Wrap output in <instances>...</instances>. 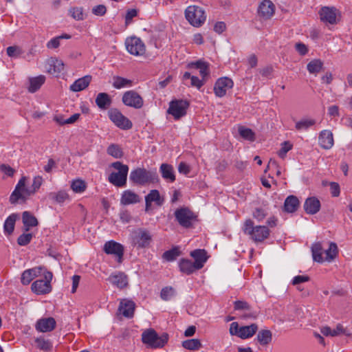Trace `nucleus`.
<instances>
[{
  "label": "nucleus",
  "mask_w": 352,
  "mask_h": 352,
  "mask_svg": "<svg viewBox=\"0 0 352 352\" xmlns=\"http://www.w3.org/2000/svg\"><path fill=\"white\" fill-rule=\"evenodd\" d=\"M32 233H23L17 239V243L21 246H25L29 244L32 239Z\"/></svg>",
  "instance_id": "51"
},
{
  "label": "nucleus",
  "mask_w": 352,
  "mask_h": 352,
  "mask_svg": "<svg viewBox=\"0 0 352 352\" xmlns=\"http://www.w3.org/2000/svg\"><path fill=\"white\" fill-rule=\"evenodd\" d=\"M135 305L133 301L124 299L120 301L118 311L126 317L132 318L134 314Z\"/></svg>",
  "instance_id": "22"
},
{
  "label": "nucleus",
  "mask_w": 352,
  "mask_h": 352,
  "mask_svg": "<svg viewBox=\"0 0 352 352\" xmlns=\"http://www.w3.org/2000/svg\"><path fill=\"white\" fill-rule=\"evenodd\" d=\"M22 221L24 226V230L28 232L31 227H35L38 222L35 216L28 211H25L22 214Z\"/></svg>",
  "instance_id": "30"
},
{
  "label": "nucleus",
  "mask_w": 352,
  "mask_h": 352,
  "mask_svg": "<svg viewBox=\"0 0 352 352\" xmlns=\"http://www.w3.org/2000/svg\"><path fill=\"white\" fill-rule=\"evenodd\" d=\"M104 252L107 254H113L118 258L120 262L124 254V246L114 241H109L104 243L103 248Z\"/></svg>",
  "instance_id": "15"
},
{
  "label": "nucleus",
  "mask_w": 352,
  "mask_h": 352,
  "mask_svg": "<svg viewBox=\"0 0 352 352\" xmlns=\"http://www.w3.org/2000/svg\"><path fill=\"white\" fill-rule=\"evenodd\" d=\"M234 82L231 78L221 77L217 79L214 86V93L216 96L221 98L224 96L227 91L233 87Z\"/></svg>",
  "instance_id": "13"
},
{
  "label": "nucleus",
  "mask_w": 352,
  "mask_h": 352,
  "mask_svg": "<svg viewBox=\"0 0 352 352\" xmlns=\"http://www.w3.org/2000/svg\"><path fill=\"white\" fill-rule=\"evenodd\" d=\"M46 270L45 267L38 266L25 270L21 278L23 285H28L36 277L43 274V272Z\"/></svg>",
  "instance_id": "16"
},
{
  "label": "nucleus",
  "mask_w": 352,
  "mask_h": 352,
  "mask_svg": "<svg viewBox=\"0 0 352 352\" xmlns=\"http://www.w3.org/2000/svg\"><path fill=\"white\" fill-rule=\"evenodd\" d=\"M0 170L9 177L13 176L15 173V170L10 166L4 164L0 166Z\"/></svg>",
  "instance_id": "62"
},
{
  "label": "nucleus",
  "mask_w": 352,
  "mask_h": 352,
  "mask_svg": "<svg viewBox=\"0 0 352 352\" xmlns=\"http://www.w3.org/2000/svg\"><path fill=\"white\" fill-rule=\"evenodd\" d=\"M43 183V178L41 176H36L33 179V183L30 188L25 189V194L28 196L33 195L37 190L39 189Z\"/></svg>",
  "instance_id": "45"
},
{
  "label": "nucleus",
  "mask_w": 352,
  "mask_h": 352,
  "mask_svg": "<svg viewBox=\"0 0 352 352\" xmlns=\"http://www.w3.org/2000/svg\"><path fill=\"white\" fill-rule=\"evenodd\" d=\"M190 256L194 258L195 261L193 263L199 270L204 267V263L206 262L208 258L206 250L201 249L192 251L190 252Z\"/></svg>",
  "instance_id": "27"
},
{
  "label": "nucleus",
  "mask_w": 352,
  "mask_h": 352,
  "mask_svg": "<svg viewBox=\"0 0 352 352\" xmlns=\"http://www.w3.org/2000/svg\"><path fill=\"white\" fill-rule=\"evenodd\" d=\"M230 333L232 336H237L239 337L241 327H239L238 322H233L230 326Z\"/></svg>",
  "instance_id": "63"
},
{
  "label": "nucleus",
  "mask_w": 352,
  "mask_h": 352,
  "mask_svg": "<svg viewBox=\"0 0 352 352\" xmlns=\"http://www.w3.org/2000/svg\"><path fill=\"white\" fill-rule=\"evenodd\" d=\"M256 338L261 345H267L272 341V332L270 330H261L258 333Z\"/></svg>",
  "instance_id": "39"
},
{
  "label": "nucleus",
  "mask_w": 352,
  "mask_h": 352,
  "mask_svg": "<svg viewBox=\"0 0 352 352\" xmlns=\"http://www.w3.org/2000/svg\"><path fill=\"white\" fill-rule=\"evenodd\" d=\"M326 254L325 260L331 261L336 257L338 253V249L336 243L331 242L329 248L324 252Z\"/></svg>",
  "instance_id": "44"
},
{
  "label": "nucleus",
  "mask_w": 352,
  "mask_h": 352,
  "mask_svg": "<svg viewBox=\"0 0 352 352\" xmlns=\"http://www.w3.org/2000/svg\"><path fill=\"white\" fill-rule=\"evenodd\" d=\"M138 14V11L135 10V9H131V10H129L126 12V14L125 16V23L126 25H129L133 18L135 17Z\"/></svg>",
  "instance_id": "64"
},
{
  "label": "nucleus",
  "mask_w": 352,
  "mask_h": 352,
  "mask_svg": "<svg viewBox=\"0 0 352 352\" xmlns=\"http://www.w3.org/2000/svg\"><path fill=\"white\" fill-rule=\"evenodd\" d=\"M268 170H276V174L277 176H280L281 175L280 168L276 162V160L274 159H270L268 164L267 166L266 169L265 170V173H266Z\"/></svg>",
  "instance_id": "55"
},
{
  "label": "nucleus",
  "mask_w": 352,
  "mask_h": 352,
  "mask_svg": "<svg viewBox=\"0 0 352 352\" xmlns=\"http://www.w3.org/2000/svg\"><path fill=\"white\" fill-rule=\"evenodd\" d=\"M311 252L314 261L318 263L324 261V258L322 257L323 248L320 243L318 242L313 244L311 247Z\"/></svg>",
  "instance_id": "37"
},
{
  "label": "nucleus",
  "mask_w": 352,
  "mask_h": 352,
  "mask_svg": "<svg viewBox=\"0 0 352 352\" xmlns=\"http://www.w3.org/2000/svg\"><path fill=\"white\" fill-rule=\"evenodd\" d=\"M178 264L179 270L187 275L191 274L195 271L199 270L195 264L192 261L187 258L180 259Z\"/></svg>",
  "instance_id": "29"
},
{
  "label": "nucleus",
  "mask_w": 352,
  "mask_h": 352,
  "mask_svg": "<svg viewBox=\"0 0 352 352\" xmlns=\"http://www.w3.org/2000/svg\"><path fill=\"white\" fill-rule=\"evenodd\" d=\"M258 330V325L253 323L250 325L241 327L239 338L247 339L252 337Z\"/></svg>",
  "instance_id": "33"
},
{
  "label": "nucleus",
  "mask_w": 352,
  "mask_h": 352,
  "mask_svg": "<svg viewBox=\"0 0 352 352\" xmlns=\"http://www.w3.org/2000/svg\"><path fill=\"white\" fill-rule=\"evenodd\" d=\"M160 171L164 179L168 182H174L175 181V175L173 166L168 164H162L160 167Z\"/></svg>",
  "instance_id": "26"
},
{
  "label": "nucleus",
  "mask_w": 352,
  "mask_h": 352,
  "mask_svg": "<svg viewBox=\"0 0 352 352\" xmlns=\"http://www.w3.org/2000/svg\"><path fill=\"white\" fill-rule=\"evenodd\" d=\"M107 12V8L104 5H98L92 8V13L96 16H104Z\"/></svg>",
  "instance_id": "60"
},
{
  "label": "nucleus",
  "mask_w": 352,
  "mask_h": 352,
  "mask_svg": "<svg viewBox=\"0 0 352 352\" xmlns=\"http://www.w3.org/2000/svg\"><path fill=\"white\" fill-rule=\"evenodd\" d=\"M239 133L240 135L245 140L249 141H254L255 140V134L250 129L245 128L244 126H240L239 128Z\"/></svg>",
  "instance_id": "47"
},
{
  "label": "nucleus",
  "mask_w": 352,
  "mask_h": 352,
  "mask_svg": "<svg viewBox=\"0 0 352 352\" xmlns=\"http://www.w3.org/2000/svg\"><path fill=\"white\" fill-rule=\"evenodd\" d=\"M122 101L126 106L135 109H140L144 104L142 96L134 90L127 91L124 93Z\"/></svg>",
  "instance_id": "12"
},
{
  "label": "nucleus",
  "mask_w": 352,
  "mask_h": 352,
  "mask_svg": "<svg viewBox=\"0 0 352 352\" xmlns=\"http://www.w3.org/2000/svg\"><path fill=\"white\" fill-rule=\"evenodd\" d=\"M189 102L185 100H175L170 102L168 113L178 120L186 114Z\"/></svg>",
  "instance_id": "9"
},
{
  "label": "nucleus",
  "mask_w": 352,
  "mask_h": 352,
  "mask_svg": "<svg viewBox=\"0 0 352 352\" xmlns=\"http://www.w3.org/2000/svg\"><path fill=\"white\" fill-rule=\"evenodd\" d=\"M42 276L44 279L36 280L31 286L32 291L38 295L49 294L52 289L51 285V281L53 278L52 273L46 269Z\"/></svg>",
  "instance_id": "7"
},
{
  "label": "nucleus",
  "mask_w": 352,
  "mask_h": 352,
  "mask_svg": "<svg viewBox=\"0 0 352 352\" xmlns=\"http://www.w3.org/2000/svg\"><path fill=\"white\" fill-rule=\"evenodd\" d=\"M91 79L92 76L90 75H86L77 79L72 85H71L70 90L74 92H78L85 89L90 84Z\"/></svg>",
  "instance_id": "25"
},
{
  "label": "nucleus",
  "mask_w": 352,
  "mask_h": 352,
  "mask_svg": "<svg viewBox=\"0 0 352 352\" xmlns=\"http://www.w3.org/2000/svg\"><path fill=\"white\" fill-rule=\"evenodd\" d=\"M306 213L309 214H315L320 209V201L316 197H308L303 206Z\"/></svg>",
  "instance_id": "20"
},
{
  "label": "nucleus",
  "mask_w": 352,
  "mask_h": 352,
  "mask_svg": "<svg viewBox=\"0 0 352 352\" xmlns=\"http://www.w3.org/2000/svg\"><path fill=\"white\" fill-rule=\"evenodd\" d=\"M318 143L324 149H330L334 144L333 133L329 130L322 131L318 137Z\"/></svg>",
  "instance_id": "19"
},
{
  "label": "nucleus",
  "mask_w": 352,
  "mask_h": 352,
  "mask_svg": "<svg viewBox=\"0 0 352 352\" xmlns=\"http://www.w3.org/2000/svg\"><path fill=\"white\" fill-rule=\"evenodd\" d=\"M168 340V335L166 333L159 336L153 329L145 330L142 334V341L151 348H162Z\"/></svg>",
  "instance_id": "3"
},
{
  "label": "nucleus",
  "mask_w": 352,
  "mask_h": 352,
  "mask_svg": "<svg viewBox=\"0 0 352 352\" xmlns=\"http://www.w3.org/2000/svg\"><path fill=\"white\" fill-rule=\"evenodd\" d=\"M50 197L55 199L58 203H63L68 198V195L66 192L61 190L56 193H51Z\"/></svg>",
  "instance_id": "54"
},
{
  "label": "nucleus",
  "mask_w": 352,
  "mask_h": 352,
  "mask_svg": "<svg viewBox=\"0 0 352 352\" xmlns=\"http://www.w3.org/2000/svg\"><path fill=\"white\" fill-rule=\"evenodd\" d=\"M330 192L332 197H337L340 194V187L338 183L331 182L329 183Z\"/></svg>",
  "instance_id": "59"
},
{
  "label": "nucleus",
  "mask_w": 352,
  "mask_h": 352,
  "mask_svg": "<svg viewBox=\"0 0 352 352\" xmlns=\"http://www.w3.org/2000/svg\"><path fill=\"white\" fill-rule=\"evenodd\" d=\"M109 117L115 125L121 129L128 130L133 126L131 121L116 109L109 111Z\"/></svg>",
  "instance_id": "11"
},
{
  "label": "nucleus",
  "mask_w": 352,
  "mask_h": 352,
  "mask_svg": "<svg viewBox=\"0 0 352 352\" xmlns=\"http://www.w3.org/2000/svg\"><path fill=\"white\" fill-rule=\"evenodd\" d=\"M337 12L338 10L334 7L324 6L319 11L320 19L324 23L336 24Z\"/></svg>",
  "instance_id": "14"
},
{
  "label": "nucleus",
  "mask_w": 352,
  "mask_h": 352,
  "mask_svg": "<svg viewBox=\"0 0 352 352\" xmlns=\"http://www.w3.org/2000/svg\"><path fill=\"white\" fill-rule=\"evenodd\" d=\"M6 52L8 56L16 58L23 53V51L20 47L14 45L7 47Z\"/></svg>",
  "instance_id": "52"
},
{
  "label": "nucleus",
  "mask_w": 352,
  "mask_h": 352,
  "mask_svg": "<svg viewBox=\"0 0 352 352\" xmlns=\"http://www.w3.org/2000/svg\"><path fill=\"white\" fill-rule=\"evenodd\" d=\"M185 18L195 28H199L206 20L205 10L198 6H189L184 12Z\"/></svg>",
  "instance_id": "5"
},
{
  "label": "nucleus",
  "mask_w": 352,
  "mask_h": 352,
  "mask_svg": "<svg viewBox=\"0 0 352 352\" xmlns=\"http://www.w3.org/2000/svg\"><path fill=\"white\" fill-rule=\"evenodd\" d=\"M107 153L115 158H121L123 156L121 147L116 144H110L107 149Z\"/></svg>",
  "instance_id": "43"
},
{
  "label": "nucleus",
  "mask_w": 352,
  "mask_h": 352,
  "mask_svg": "<svg viewBox=\"0 0 352 352\" xmlns=\"http://www.w3.org/2000/svg\"><path fill=\"white\" fill-rule=\"evenodd\" d=\"M182 346L188 350L197 351L201 348L202 344L199 339H190L182 342Z\"/></svg>",
  "instance_id": "40"
},
{
  "label": "nucleus",
  "mask_w": 352,
  "mask_h": 352,
  "mask_svg": "<svg viewBox=\"0 0 352 352\" xmlns=\"http://www.w3.org/2000/svg\"><path fill=\"white\" fill-rule=\"evenodd\" d=\"M145 201L150 202H155V204L160 206L163 204L164 199L161 197L160 194L157 190H151L149 193L145 197Z\"/></svg>",
  "instance_id": "38"
},
{
  "label": "nucleus",
  "mask_w": 352,
  "mask_h": 352,
  "mask_svg": "<svg viewBox=\"0 0 352 352\" xmlns=\"http://www.w3.org/2000/svg\"><path fill=\"white\" fill-rule=\"evenodd\" d=\"M69 13L70 16L77 21L83 20L84 19V14H83V10L82 8L79 7H74L71 8L69 10Z\"/></svg>",
  "instance_id": "49"
},
{
  "label": "nucleus",
  "mask_w": 352,
  "mask_h": 352,
  "mask_svg": "<svg viewBox=\"0 0 352 352\" xmlns=\"http://www.w3.org/2000/svg\"><path fill=\"white\" fill-rule=\"evenodd\" d=\"M181 252L178 247H174L172 249L164 252L162 258L167 261H173L180 255Z\"/></svg>",
  "instance_id": "42"
},
{
  "label": "nucleus",
  "mask_w": 352,
  "mask_h": 352,
  "mask_svg": "<svg viewBox=\"0 0 352 352\" xmlns=\"http://www.w3.org/2000/svg\"><path fill=\"white\" fill-rule=\"evenodd\" d=\"M112 85L114 88L120 89L125 87H132L133 81L119 76H115L113 77Z\"/></svg>",
  "instance_id": "36"
},
{
  "label": "nucleus",
  "mask_w": 352,
  "mask_h": 352,
  "mask_svg": "<svg viewBox=\"0 0 352 352\" xmlns=\"http://www.w3.org/2000/svg\"><path fill=\"white\" fill-rule=\"evenodd\" d=\"M26 194L22 192V191L17 189H14L10 197V201L11 204H16L19 199H25Z\"/></svg>",
  "instance_id": "56"
},
{
  "label": "nucleus",
  "mask_w": 352,
  "mask_h": 352,
  "mask_svg": "<svg viewBox=\"0 0 352 352\" xmlns=\"http://www.w3.org/2000/svg\"><path fill=\"white\" fill-rule=\"evenodd\" d=\"M140 196L131 190H124L121 196L120 204L124 206L135 204L140 202Z\"/></svg>",
  "instance_id": "24"
},
{
  "label": "nucleus",
  "mask_w": 352,
  "mask_h": 352,
  "mask_svg": "<svg viewBox=\"0 0 352 352\" xmlns=\"http://www.w3.org/2000/svg\"><path fill=\"white\" fill-rule=\"evenodd\" d=\"M234 309L237 311L244 310L249 311L248 313L242 315V318H256L257 316V313L251 310V306L246 301L236 300L234 302Z\"/></svg>",
  "instance_id": "23"
},
{
  "label": "nucleus",
  "mask_w": 352,
  "mask_h": 352,
  "mask_svg": "<svg viewBox=\"0 0 352 352\" xmlns=\"http://www.w3.org/2000/svg\"><path fill=\"white\" fill-rule=\"evenodd\" d=\"M322 66L323 63L320 59H314L307 64V69L311 74H317L322 70Z\"/></svg>",
  "instance_id": "41"
},
{
  "label": "nucleus",
  "mask_w": 352,
  "mask_h": 352,
  "mask_svg": "<svg viewBox=\"0 0 352 352\" xmlns=\"http://www.w3.org/2000/svg\"><path fill=\"white\" fill-rule=\"evenodd\" d=\"M56 320L54 318H45L39 319L36 323L35 328L39 332H50L56 327Z\"/></svg>",
  "instance_id": "18"
},
{
  "label": "nucleus",
  "mask_w": 352,
  "mask_h": 352,
  "mask_svg": "<svg viewBox=\"0 0 352 352\" xmlns=\"http://www.w3.org/2000/svg\"><path fill=\"white\" fill-rule=\"evenodd\" d=\"M175 217L178 223L186 228L192 227V221L197 216L188 208H178L175 211Z\"/></svg>",
  "instance_id": "8"
},
{
  "label": "nucleus",
  "mask_w": 352,
  "mask_h": 352,
  "mask_svg": "<svg viewBox=\"0 0 352 352\" xmlns=\"http://www.w3.org/2000/svg\"><path fill=\"white\" fill-rule=\"evenodd\" d=\"M109 280L120 289L124 288L128 285V278L123 272H119L116 274H111L109 277Z\"/></svg>",
  "instance_id": "28"
},
{
  "label": "nucleus",
  "mask_w": 352,
  "mask_h": 352,
  "mask_svg": "<svg viewBox=\"0 0 352 352\" xmlns=\"http://www.w3.org/2000/svg\"><path fill=\"white\" fill-rule=\"evenodd\" d=\"M188 67L195 68L199 70V74L201 76V78L206 82L210 77L209 65L207 63L204 61L197 60L196 62L190 63V64H188Z\"/></svg>",
  "instance_id": "21"
},
{
  "label": "nucleus",
  "mask_w": 352,
  "mask_h": 352,
  "mask_svg": "<svg viewBox=\"0 0 352 352\" xmlns=\"http://www.w3.org/2000/svg\"><path fill=\"white\" fill-rule=\"evenodd\" d=\"M190 81L191 86L197 87L198 89H199L206 83V81L202 78L199 79L195 76H192Z\"/></svg>",
  "instance_id": "61"
},
{
  "label": "nucleus",
  "mask_w": 352,
  "mask_h": 352,
  "mask_svg": "<svg viewBox=\"0 0 352 352\" xmlns=\"http://www.w3.org/2000/svg\"><path fill=\"white\" fill-rule=\"evenodd\" d=\"M71 188L75 192L79 193L85 190L86 184L84 181L81 179H76L72 183Z\"/></svg>",
  "instance_id": "50"
},
{
  "label": "nucleus",
  "mask_w": 352,
  "mask_h": 352,
  "mask_svg": "<svg viewBox=\"0 0 352 352\" xmlns=\"http://www.w3.org/2000/svg\"><path fill=\"white\" fill-rule=\"evenodd\" d=\"M267 213L265 210L261 208H256L252 213L253 217L259 222L262 221L267 217Z\"/></svg>",
  "instance_id": "57"
},
{
  "label": "nucleus",
  "mask_w": 352,
  "mask_h": 352,
  "mask_svg": "<svg viewBox=\"0 0 352 352\" xmlns=\"http://www.w3.org/2000/svg\"><path fill=\"white\" fill-rule=\"evenodd\" d=\"M131 237L132 245L138 249L148 248L153 241L151 232L142 228L133 230Z\"/></svg>",
  "instance_id": "6"
},
{
  "label": "nucleus",
  "mask_w": 352,
  "mask_h": 352,
  "mask_svg": "<svg viewBox=\"0 0 352 352\" xmlns=\"http://www.w3.org/2000/svg\"><path fill=\"white\" fill-rule=\"evenodd\" d=\"M17 218L18 215L13 213L6 219L3 224V230L6 234L10 235L13 233Z\"/></svg>",
  "instance_id": "34"
},
{
  "label": "nucleus",
  "mask_w": 352,
  "mask_h": 352,
  "mask_svg": "<svg viewBox=\"0 0 352 352\" xmlns=\"http://www.w3.org/2000/svg\"><path fill=\"white\" fill-rule=\"evenodd\" d=\"M275 6L270 0H264L258 6V15L265 19H270L274 14Z\"/></svg>",
  "instance_id": "17"
},
{
  "label": "nucleus",
  "mask_w": 352,
  "mask_h": 352,
  "mask_svg": "<svg viewBox=\"0 0 352 352\" xmlns=\"http://www.w3.org/2000/svg\"><path fill=\"white\" fill-rule=\"evenodd\" d=\"M293 145L289 142L285 141L281 144V148L278 151V156L284 159L286 156L287 153L292 148Z\"/></svg>",
  "instance_id": "53"
},
{
  "label": "nucleus",
  "mask_w": 352,
  "mask_h": 352,
  "mask_svg": "<svg viewBox=\"0 0 352 352\" xmlns=\"http://www.w3.org/2000/svg\"><path fill=\"white\" fill-rule=\"evenodd\" d=\"M97 106L101 109H107L111 104V98L107 93H99L96 98Z\"/></svg>",
  "instance_id": "31"
},
{
  "label": "nucleus",
  "mask_w": 352,
  "mask_h": 352,
  "mask_svg": "<svg viewBox=\"0 0 352 352\" xmlns=\"http://www.w3.org/2000/svg\"><path fill=\"white\" fill-rule=\"evenodd\" d=\"M129 179L139 186H146L159 182V176L155 170H147L144 168H136L130 173Z\"/></svg>",
  "instance_id": "2"
},
{
  "label": "nucleus",
  "mask_w": 352,
  "mask_h": 352,
  "mask_svg": "<svg viewBox=\"0 0 352 352\" xmlns=\"http://www.w3.org/2000/svg\"><path fill=\"white\" fill-rule=\"evenodd\" d=\"M35 343L37 348L43 351H50L52 348V344L49 340H45L43 338H38L35 340Z\"/></svg>",
  "instance_id": "48"
},
{
  "label": "nucleus",
  "mask_w": 352,
  "mask_h": 352,
  "mask_svg": "<svg viewBox=\"0 0 352 352\" xmlns=\"http://www.w3.org/2000/svg\"><path fill=\"white\" fill-rule=\"evenodd\" d=\"M316 121L312 119H302L296 123V129L298 131L307 130L309 127L314 125Z\"/></svg>",
  "instance_id": "46"
},
{
  "label": "nucleus",
  "mask_w": 352,
  "mask_h": 352,
  "mask_svg": "<svg viewBox=\"0 0 352 352\" xmlns=\"http://www.w3.org/2000/svg\"><path fill=\"white\" fill-rule=\"evenodd\" d=\"M175 291L172 287H166L163 288L160 293V296L164 300H168L174 295Z\"/></svg>",
  "instance_id": "58"
},
{
  "label": "nucleus",
  "mask_w": 352,
  "mask_h": 352,
  "mask_svg": "<svg viewBox=\"0 0 352 352\" xmlns=\"http://www.w3.org/2000/svg\"><path fill=\"white\" fill-rule=\"evenodd\" d=\"M242 231L255 243L264 241L270 234V230L267 226H254V223L251 219H248L244 221Z\"/></svg>",
  "instance_id": "1"
},
{
  "label": "nucleus",
  "mask_w": 352,
  "mask_h": 352,
  "mask_svg": "<svg viewBox=\"0 0 352 352\" xmlns=\"http://www.w3.org/2000/svg\"><path fill=\"white\" fill-rule=\"evenodd\" d=\"M299 206V200L296 196L290 195L287 197L284 203L285 210L288 212H295Z\"/></svg>",
  "instance_id": "35"
},
{
  "label": "nucleus",
  "mask_w": 352,
  "mask_h": 352,
  "mask_svg": "<svg viewBox=\"0 0 352 352\" xmlns=\"http://www.w3.org/2000/svg\"><path fill=\"white\" fill-rule=\"evenodd\" d=\"M125 45L127 51L132 55L142 56L145 53V45L140 38L135 36L127 38Z\"/></svg>",
  "instance_id": "10"
},
{
  "label": "nucleus",
  "mask_w": 352,
  "mask_h": 352,
  "mask_svg": "<svg viewBox=\"0 0 352 352\" xmlns=\"http://www.w3.org/2000/svg\"><path fill=\"white\" fill-rule=\"evenodd\" d=\"M111 166L118 172H113L109 175V182L116 187L124 186L126 184L129 166L118 161L113 162Z\"/></svg>",
  "instance_id": "4"
},
{
  "label": "nucleus",
  "mask_w": 352,
  "mask_h": 352,
  "mask_svg": "<svg viewBox=\"0 0 352 352\" xmlns=\"http://www.w3.org/2000/svg\"><path fill=\"white\" fill-rule=\"evenodd\" d=\"M45 81V77L43 75H40L34 78H30L29 79L30 85L28 87V91L30 93L36 92L44 84Z\"/></svg>",
  "instance_id": "32"
}]
</instances>
